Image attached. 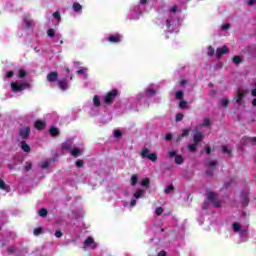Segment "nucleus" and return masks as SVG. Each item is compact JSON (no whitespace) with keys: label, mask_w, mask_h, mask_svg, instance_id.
Segmentation results:
<instances>
[{"label":"nucleus","mask_w":256,"mask_h":256,"mask_svg":"<svg viewBox=\"0 0 256 256\" xmlns=\"http://www.w3.org/2000/svg\"><path fill=\"white\" fill-rule=\"evenodd\" d=\"M31 167H33V164L31 162H26L24 169L25 171H31Z\"/></svg>","instance_id":"nucleus-44"},{"label":"nucleus","mask_w":256,"mask_h":256,"mask_svg":"<svg viewBox=\"0 0 256 256\" xmlns=\"http://www.w3.org/2000/svg\"><path fill=\"white\" fill-rule=\"evenodd\" d=\"M246 93H247V89H243V88H239L236 92V96L234 98V101L240 107L245 105V103L243 102V98L245 97Z\"/></svg>","instance_id":"nucleus-10"},{"label":"nucleus","mask_w":256,"mask_h":256,"mask_svg":"<svg viewBox=\"0 0 256 256\" xmlns=\"http://www.w3.org/2000/svg\"><path fill=\"white\" fill-rule=\"evenodd\" d=\"M81 217H83V212L72 211V213H71L72 219H81Z\"/></svg>","instance_id":"nucleus-32"},{"label":"nucleus","mask_w":256,"mask_h":256,"mask_svg":"<svg viewBox=\"0 0 256 256\" xmlns=\"http://www.w3.org/2000/svg\"><path fill=\"white\" fill-rule=\"evenodd\" d=\"M53 17L54 19H57V21H61V14L59 12H54Z\"/></svg>","instance_id":"nucleus-50"},{"label":"nucleus","mask_w":256,"mask_h":256,"mask_svg":"<svg viewBox=\"0 0 256 256\" xmlns=\"http://www.w3.org/2000/svg\"><path fill=\"white\" fill-rule=\"evenodd\" d=\"M229 29H231V24H229V23L222 24V26H221L222 31H229Z\"/></svg>","instance_id":"nucleus-42"},{"label":"nucleus","mask_w":256,"mask_h":256,"mask_svg":"<svg viewBox=\"0 0 256 256\" xmlns=\"http://www.w3.org/2000/svg\"><path fill=\"white\" fill-rule=\"evenodd\" d=\"M222 153H225L226 155H231V148H229V146H222Z\"/></svg>","instance_id":"nucleus-38"},{"label":"nucleus","mask_w":256,"mask_h":256,"mask_svg":"<svg viewBox=\"0 0 256 256\" xmlns=\"http://www.w3.org/2000/svg\"><path fill=\"white\" fill-rule=\"evenodd\" d=\"M24 27H26V29H29L31 27V25H33V20H31V18L26 17L24 18Z\"/></svg>","instance_id":"nucleus-30"},{"label":"nucleus","mask_w":256,"mask_h":256,"mask_svg":"<svg viewBox=\"0 0 256 256\" xmlns=\"http://www.w3.org/2000/svg\"><path fill=\"white\" fill-rule=\"evenodd\" d=\"M228 53H230L229 47L222 46L220 48H217L216 57H218V59H221V57H223V55H228Z\"/></svg>","instance_id":"nucleus-13"},{"label":"nucleus","mask_w":256,"mask_h":256,"mask_svg":"<svg viewBox=\"0 0 256 256\" xmlns=\"http://www.w3.org/2000/svg\"><path fill=\"white\" fill-rule=\"evenodd\" d=\"M195 131L196 132L193 135V141L194 143L199 144V142L203 141V137H205V135H203L202 132H199V130H197L196 128Z\"/></svg>","instance_id":"nucleus-17"},{"label":"nucleus","mask_w":256,"mask_h":256,"mask_svg":"<svg viewBox=\"0 0 256 256\" xmlns=\"http://www.w3.org/2000/svg\"><path fill=\"white\" fill-rule=\"evenodd\" d=\"M35 127L36 129H38L39 131H41V129H43V127H45V122L37 120L35 122Z\"/></svg>","instance_id":"nucleus-34"},{"label":"nucleus","mask_w":256,"mask_h":256,"mask_svg":"<svg viewBox=\"0 0 256 256\" xmlns=\"http://www.w3.org/2000/svg\"><path fill=\"white\" fill-rule=\"evenodd\" d=\"M114 137H116V139H119V137H121V132L119 130H116L114 132Z\"/></svg>","instance_id":"nucleus-58"},{"label":"nucleus","mask_w":256,"mask_h":256,"mask_svg":"<svg viewBox=\"0 0 256 256\" xmlns=\"http://www.w3.org/2000/svg\"><path fill=\"white\" fill-rule=\"evenodd\" d=\"M153 95H155V90L151 88H147L145 93H139L136 96V99L139 103H143L147 101V97H153Z\"/></svg>","instance_id":"nucleus-9"},{"label":"nucleus","mask_w":256,"mask_h":256,"mask_svg":"<svg viewBox=\"0 0 256 256\" xmlns=\"http://www.w3.org/2000/svg\"><path fill=\"white\" fill-rule=\"evenodd\" d=\"M158 256H167V252L166 251H160L158 253Z\"/></svg>","instance_id":"nucleus-61"},{"label":"nucleus","mask_w":256,"mask_h":256,"mask_svg":"<svg viewBox=\"0 0 256 256\" xmlns=\"http://www.w3.org/2000/svg\"><path fill=\"white\" fill-rule=\"evenodd\" d=\"M241 198L243 205H247L249 203V192L245 191L244 193H242Z\"/></svg>","instance_id":"nucleus-27"},{"label":"nucleus","mask_w":256,"mask_h":256,"mask_svg":"<svg viewBox=\"0 0 256 256\" xmlns=\"http://www.w3.org/2000/svg\"><path fill=\"white\" fill-rule=\"evenodd\" d=\"M252 106H253V107H256V98H254V99L252 100Z\"/></svg>","instance_id":"nucleus-64"},{"label":"nucleus","mask_w":256,"mask_h":256,"mask_svg":"<svg viewBox=\"0 0 256 256\" xmlns=\"http://www.w3.org/2000/svg\"><path fill=\"white\" fill-rule=\"evenodd\" d=\"M183 91H177L176 92V99H183Z\"/></svg>","instance_id":"nucleus-53"},{"label":"nucleus","mask_w":256,"mask_h":256,"mask_svg":"<svg viewBox=\"0 0 256 256\" xmlns=\"http://www.w3.org/2000/svg\"><path fill=\"white\" fill-rule=\"evenodd\" d=\"M197 143H193V144H190L189 146H188V149H189V151H192V153H194V151H196V149H197Z\"/></svg>","instance_id":"nucleus-41"},{"label":"nucleus","mask_w":256,"mask_h":256,"mask_svg":"<svg viewBox=\"0 0 256 256\" xmlns=\"http://www.w3.org/2000/svg\"><path fill=\"white\" fill-rule=\"evenodd\" d=\"M220 103L222 107H227V105H229V100L227 98H223Z\"/></svg>","instance_id":"nucleus-45"},{"label":"nucleus","mask_w":256,"mask_h":256,"mask_svg":"<svg viewBox=\"0 0 256 256\" xmlns=\"http://www.w3.org/2000/svg\"><path fill=\"white\" fill-rule=\"evenodd\" d=\"M55 237L57 239H61V237H63V232H61L60 230H56Z\"/></svg>","instance_id":"nucleus-51"},{"label":"nucleus","mask_w":256,"mask_h":256,"mask_svg":"<svg viewBox=\"0 0 256 256\" xmlns=\"http://www.w3.org/2000/svg\"><path fill=\"white\" fill-rule=\"evenodd\" d=\"M39 215H40V217H47V209L42 208V209L39 211Z\"/></svg>","instance_id":"nucleus-43"},{"label":"nucleus","mask_w":256,"mask_h":256,"mask_svg":"<svg viewBox=\"0 0 256 256\" xmlns=\"http://www.w3.org/2000/svg\"><path fill=\"white\" fill-rule=\"evenodd\" d=\"M20 147H21L22 151H24L25 153H29V151H31V147L25 141H22L20 143Z\"/></svg>","instance_id":"nucleus-28"},{"label":"nucleus","mask_w":256,"mask_h":256,"mask_svg":"<svg viewBox=\"0 0 256 256\" xmlns=\"http://www.w3.org/2000/svg\"><path fill=\"white\" fill-rule=\"evenodd\" d=\"M215 207L216 209H219L221 207L222 203L221 201L217 200V194L213 192H207V201L204 202V205L202 206L203 211H207L211 207V205Z\"/></svg>","instance_id":"nucleus-4"},{"label":"nucleus","mask_w":256,"mask_h":256,"mask_svg":"<svg viewBox=\"0 0 256 256\" xmlns=\"http://www.w3.org/2000/svg\"><path fill=\"white\" fill-rule=\"evenodd\" d=\"M142 187H149V178H145L141 183Z\"/></svg>","instance_id":"nucleus-47"},{"label":"nucleus","mask_w":256,"mask_h":256,"mask_svg":"<svg viewBox=\"0 0 256 256\" xmlns=\"http://www.w3.org/2000/svg\"><path fill=\"white\" fill-rule=\"evenodd\" d=\"M99 247V244L95 242V239L91 236L87 237L83 242V249L85 251H95Z\"/></svg>","instance_id":"nucleus-7"},{"label":"nucleus","mask_w":256,"mask_h":256,"mask_svg":"<svg viewBox=\"0 0 256 256\" xmlns=\"http://www.w3.org/2000/svg\"><path fill=\"white\" fill-rule=\"evenodd\" d=\"M206 153H207V155L211 154V148L209 146L206 147Z\"/></svg>","instance_id":"nucleus-63"},{"label":"nucleus","mask_w":256,"mask_h":256,"mask_svg":"<svg viewBox=\"0 0 256 256\" xmlns=\"http://www.w3.org/2000/svg\"><path fill=\"white\" fill-rule=\"evenodd\" d=\"M58 87L61 91H67L69 89V84L67 83V80H60L58 81Z\"/></svg>","instance_id":"nucleus-24"},{"label":"nucleus","mask_w":256,"mask_h":256,"mask_svg":"<svg viewBox=\"0 0 256 256\" xmlns=\"http://www.w3.org/2000/svg\"><path fill=\"white\" fill-rule=\"evenodd\" d=\"M174 189L175 188L173 187V185L166 186V188L164 189V193H166V195H169V193H173Z\"/></svg>","instance_id":"nucleus-36"},{"label":"nucleus","mask_w":256,"mask_h":256,"mask_svg":"<svg viewBox=\"0 0 256 256\" xmlns=\"http://www.w3.org/2000/svg\"><path fill=\"white\" fill-rule=\"evenodd\" d=\"M50 135H52V137H57V135H59V129L52 127L50 129Z\"/></svg>","instance_id":"nucleus-35"},{"label":"nucleus","mask_w":256,"mask_h":256,"mask_svg":"<svg viewBox=\"0 0 256 256\" xmlns=\"http://www.w3.org/2000/svg\"><path fill=\"white\" fill-rule=\"evenodd\" d=\"M75 146H73L72 140H67L62 144V149L65 151H71Z\"/></svg>","instance_id":"nucleus-23"},{"label":"nucleus","mask_w":256,"mask_h":256,"mask_svg":"<svg viewBox=\"0 0 256 256\" xmlns=\"http://www.w3.org/2000/svg\"><path fill=\"white\" fill-rule=\"evenodd\" d=\"M83 151H84L83 147H75V146H74V147L71 149L70 153H71V155H72L73 157H79V156L83 155Z\"/></svg>","instance_id":"nucleus-16"},{"label":"nucleus","mask_w":256,"mask_h":256,"mask_svg":"<svg viewBox=\"0 0 256 256\" xmlns=\"http://www.w3.org/2000/svg\"><path fill=\"white\" fill-rule=\"evenodd\" d=\"M251 95L252 97H256V88L251 90Z\"/></svg>","instance_id":"nucleus-62"},{"label":"nucleus","mask_w":256,"mask_h":256,"mask_svg":"<svg viewBox=\"0 0 256 256\" xmlns=\"http://www.w3.org/2000/svg\"><path fill=\"white\" fill-rule=\"evenodd\" d=\"M57 79H59V74L57 72H50L47 75V81H49V83H54Z\"/></svg>","instance_id":"nucleus-20"},{"label":"nucleus","mask_w":256,"mask_h":256,"mask_svg":"<svg viewBox=\"0 0 256 256\" xmlns=\"http://www.w3.org/2000/svg\"><path fill=\"white\" fill-rule=\"evenodd\" d=\"M8 253L11 255L12 253H15V246L8 247Z\"/></svg>","instance_id":"nucleus-57"},{"label":"nucleus","mask_w":256,"mask_h":256,"mask_svg":"<svg viewBox=\"0 0 256 256\" xmlns=\"http://www.w3.org/2000/svg\"><path fill=\"white\" fill-rule=\"evenodd\" d=\"M0 189L1 191H5V193H9L11 191V187L5 183V180L3 178H0Z\"/></svg>","instance_id":"nucleus-22"},{"label":"nucleus","mask_w":256,"mask_h":256,"mask_svg":"<svg viewBox=\"0 0 256 256\" xmlns=\"http://www.w3.org/2000/svg\"><path fill=\"white\" fill-rule=\"evenodd\" d=\"M171 139H173V135H171V134H166L165 140H166V141H171Z\"/></svg>","instance_id":"nucleus-60"},{"label":"nucleus","mask_w":256,"mask_h":256,"mask_svg":"<svg viewBox=\"0 0 256 256\" xmlns=\"http://www.w3.org/2000/svg\"><path fill=\"white\" fill-rule=\"evenodd\" d=\"M169 157H175L174 161L176 165H183L185 163V158L182 155L177 154V151H170L168 153Z\"/></svg>","instance_id":"nucleus-12"},{"label":"nucleus","mask_w":256,"mask_h":256,"mask_svg":"<svg viewBox=\"0 0 256 256\" xmlns=\"http://www.w3.org/2000/svg\"><path fill=\"white\" fill-rule=\"evenodd\" d=\"M205 165H206V167L211 169V171H213V169H215V165H217V162L215 160L206 159L205 160Z\"/></svg>","instance_id":"nucleus-25"},{"label":"nucleus","mask_w":256,"mask_h":256,"mask_svg":"<svg viewBox=\"0 0 256 256\" xmlns=\"http://www.w3.org/2000/svg\"><path fill=\"white\" fill-rule=\"evenodd\" d=\"M72 10L74 13H77V15H81V13H83V6L79 4V2H74L72 5Z\"/></svg>","instance_id":"nucleus-19"},{"label":"nucleus","mask_w":256,"mask_h":256,"mask_svg":"<svg viewBox=\"0 0 256 256\" xmlns=\"http://www.w3.org/2000/svg\"><path fill=\"white\" fill-rule=\"evenodd\" d=\"M137 181H139V177L137 176V175H132V177H131V185L132 186H135V185H137Z\"/></svg>","instance_id":"nucleus-37"},{"label":"nucleus","mask_w":256,"mask_h":256,"mask_svg":"<svg viewBox=\"0 0 256 256\" xmlns=\"http://www.w3.org/2000/svg\"><path fill=\"white\" fill-rule=\"evenodd\" d=\"M76 166L83 167V160H77L76 161Z\"/></svg>","instance_id":"nucleus-59"},{"label":"nucleus","mask_w":256,"mask_h":256,"mask_svg":"<svg viewBox=\"0 0 256 256\" xmlns=\"http://www.w3.org/2000/svg\"><path fill=\"white\" fill-rule=\"evenodd\" d=\"M133 199L130 202H126L124 204V207L128 208H133L135 205H137V200L136 199H143L145 197V190L138 189L134 194H133Z\"/></svg>","instance_id":"nucleus-6"},{"label":"nucleus","mask_w":256,"mask_h":256,"mask_svg":"<svg viewBox=\"0 0 256 256\" xmlns=\"http://www.w3.org/2000/svg\"><path fill=\"white\" fill-rule=\"evenodd\" d=\"M189 133H191V128H186V129L182 130V133L179 136V140H181L182 137H188Z\"/></svg>","instance_id":"nucleus-33"},{"label":"nucleus","mask_w":256,"mask_h":256,"mask_svg":"<svg viewBox=\"0 0 256 256\" xmlns=\"http://www.w3.org/2000/svg\"><path fill=\"white\" fill-rule=\"evenodd\" d=\"M13 75H15V73L13 71H8L5 74V78L6 79H11V77H13Z\"/></svg>","instance_id":"nucleus-49"},{"label":"nucleus","mask_w":256,"mask_h":256,"mask_svg":"<svg viewBox=\"0 0 256 256\" xmlns=\"http://www.w3.org/2000/svg\"><path fill=\"white\" fill-rule=\"evenodd\" d=\"M249 7H253V5H256V0H246Z\"/></svg>","instance_id":"nucleus-56"},{"label":"nucleus","mask_w":256,"mask_h":256,"mask_svg":"<svg viewBox=\"0 0 256 256\" xmlns=\"http://www.w3.org/2000/svg\"><path fill=\"white\" fill-rule=\"evenodd\" d=\"M92 103L94 107H101V97H99V95H95L93 97Z\"/></svg>","instance_id":"nucleus-29"},{"label":"nucleus","mask_w":256,"mask_h":256,"mask_svg":"<svg viewBox=\"0 0 256 256\" xmlns=\"http://www.w3.org/2000/svg\"><path fill=\"white\" fill-rule=\"evenodd\" d=\"M201 127H211V120L209 118H204L203 122L196 126V131H199Z\"/></svg>","instance_id":"nucleus-21"},{"label":"nucleus","mask_w":256,"mask_h":256,"mask_svg":"<svg viewBox=\"0 0 256 256\" xmlns=\"http://www.w3.org/2000/svg\"><path fill=\"white\" fill-rule=\"evenodd\" d=\"M47 35H48V37H50V38L55 37V30H54V29H49V30L47 31Z\"/></svg>","instance_id":"nucleus-46"},{"label":"nucleus","mask_w":256,"mask_h":256,"mask_svg":"<svg viewBox=\"0 0 256 256\" xmlns=\"http://www.w3.org/2000/svg\"><path fill=\"white\" fill-rule=\"evenodd\" d=\"M163 207H158V208H156V210H155V213H156V215H163Z\"/></svg>","instance_id":"nucleus-48"},{"label":"nucleus","mask_w":256,"mask_h":256,"mask_svg":"<svg viewBox=\"0 0 256 256\" xmlns=\"http://www.w3.org/2000/svg\"><path fill=\"white\" fill-rule=\"evenodd\" d=\"M119 95V92L116 89H113L106 93L102 99L106 105H113L115 99H117V96Z\"/></svg>","instance_id":"nucleus-8"},{"label":"nucleus","mask_w":256,"mask_h":256,"mask_svg":"<svg viewBox=\"0 0 256 256\" xmlns=\"http://www.w3.org/2000/svg\"><path fill=\"white\" fill-rule=\"evenodd\" d=\"M243 145H256V137H243L241 140Z\"/></svg>","instance_id":"nucleus-14"},{"label":"nucleus","mask_w":256,"mask_h":256,"mask_svg":"<svg viewBox=\"0 0 256 256\" xmlns=\"http://www.w3.org/2000/svg\"><path fill=\"white\" fill-rule=\"evenodd\" d=\"M41 233H43V228H36L35 230H34V235H41Z\"/></svg>","instance_id":"nucleus-52"},{"label":"nucleus","mask_w":256,"mask_h":256,"mask_svg":"<svg viewBox=\"0 0 256 256\" xmlns=\"http://www.w3.org/2000/svg\"><path fill=\"white\" fill-rule=\"evenodd\" d=\"M163 24L166 25V31H168V33H179L181 23L179 21L177 6H173L170 10L165 12Z\"/></svg>","instance_id":"nucleus-1"},{"label":"nucleus","mask_w":256,"mask_h":256,"mask_svg":"<svg viewBox=\"0 0 256 256\" xmlns=\"http://www.w3.org/2000/svg\"><path fill=\"white\" fill-rule=\"evenodd\" d=\"M140 157H142V159H149L150 161H153L155 163V161H157V153H151L149 154V149L144 148L142 150V152L140 153Z\"/></svg>","instance_id":"nucleus-11"},{"label":"nucleus","mask_w":256,"mask_h":256,"mask_svg":"<svg viewBox=\"0 0 256 256\" xmlns=\"http://www.w3.org/2000/svg\"><path fill=\"white\" fill-rule=\"evenodd\" d=\"M208 57H213V55H215V49H213L212 46L208 47Z\"/></svg>","instance_id":"nucleus-40"},{"label":"nucleus","mask_w":256,"mask_h":256,"mask_svg":"<svg viewBox=\"0 0 256 256\" xmlns=\"http://www.w3.org/2000/svg\"><path fill=\"white\" fill-rule=\"evenodd\" d=\"M30 134L31 128H29V126H25L20 130V137H22V139H27V137H29Z\"/></svg>","instance_id":"nucleus-18"},{"label":"nucleus","mask_w":256,"mask_h":256,"mask_svg":"<svg viewBox=\"0 0 256 256\" xmlns=\"http://www.w3.org/2000/svg\"><path fill=\"white\" fill-rule=\"evenodd\" d=\"M16 77L20 80L11 82L10 87L12 93H21L25 89H29V82L25 80L27 77V71L20 69L15 73Z\"/></svg>","instance_id":"nucleus-2"},{"label":"nucleus","mask_w":256,"mask_h":256,"mask_svg":"<svg viewBox=\"0 0 256 256\" xmlns=\"http://www.w3.org/2000/svg\"><path fill=\"white\" fill-rule=\"evenodd\" d=\"M147 3H149V0H139L137 4L132 5L129 9L128 18L131 21H138V19H141V16L145 13Z\"/></svg>","instance_id":"nucleus-3"},{"label":"nucleus","mask_w":256,"mask_h":256,"mask_svg":"<svg viewBox=\"0 0 256 256\" xmlns=\"http://www.w3.org/2000/svg\"><path fill=\"white\" fill-rule=\"evenodd\" d=\"M232 231L233 233H237V235H239L242 241H247V235H248L247 226H243L239 222H234L232 224Z\"/></svg>","instance_id":"nucleus-5"},{"label":"nucleus","mask_w":256,"mask_h":256,"mask_svg":"<svg viewBox=\"0 0 256 256\" xmlns=\"http://www.w3.org/2000/svg\"><path fill=\"white\" fill-rule=\"evenodd\" d=\"M49 160H45L41 163V169H48L49 168Z\"/></svg>","instance_id":"nucleus-39"},{"label":"nucleus","mask_w":256,"mask_h":256,"mask_svg":"<svg viewBox=\"0 0 256 256\" xmlns=\"http://www.w3.org/2000/svg\"><path fill=\"white\" fill-rule=\"evenodd\" d=\"M121 39H123V36L120 34L111 35L107 38V41L109 43H121Z\"/></svg>","instance_id":"nucleus-15"},{"label":"nucleus","mask_w":256,"mask_h":256,"mask_svg":"<svg viewBox=\"0 0 256 256\" xmlns=\"http://www.w3.org/2000/svg\"><path fill=\"white\" fill-rule=\"evenodd\" d=\"M183 114L182 113H178L176 114V121L179 122V121H183Z\"/></svg>","instance_id":"nucleus-54"},{"label":"nucleus","mask_w":256,"mask_h":256,"mask_svg":"<svg viewBox=\"0 0 256 256\" xmlns=\"http://www.w3.org/2000/svg\"><path fill=\"white\" fill-rule=\"evenodd\" d=\"M180 109H185L187 107V102L186 101H181L179 104Z\"/></svg>","instance_id":"nucleus-55"},{"label":"nucleus","mask_w":256,"mask_h":256,"mask_svg":"<svg viewBox=\"0 0 256 256\" xmlns=\"http://www.w3.org/2000/svg\"><path fill=\"white\" fill-rule=\"evenodd\" d=\"M242 62H243V56H234L232 58V63H234V65H239Z\"/></svg>","instance_id":"nucleus-31"},{"label":"nucleus","mask_w":256,"mask_h":256,"mask_svg":"<svg viewBox=\"0 0 256 256\" xmlns=\"http://www.w3.org/2000/svg\"><path fill=\"white\" fill-rule=\"evenodd\" d=\"M87 71H88L87 68L82 67L78 71H76V73L77 75H82V79H87Z\"/></svg>","instance_id":"nucleus-26"}]
</instances>
